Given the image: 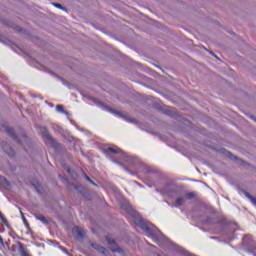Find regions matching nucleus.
<instances>
[{
    "instance_id": "0eeeda50",
    "label": "nucleus",
    "mask_w": 256,
    "mask_h": 256,
    "mask_svg": "<svg viewBox=\"0 0 256 256\" xmlns=\"http://www.w3.org/2000/svg\"><path fill=\"white\" fill-rule=\"evenodd\" d=\"M36 219L38 220V221H41L44 225H47V219L45 218V216L44 215H37L36 216Z\"/></svg>"
},
{
    "instance_id": "a878e982",
    "label": "nucleus",
    "mask_w": 256,
    "mask_h": 256,
    "mask_svg": "<svg viewBox=\"0 0 256 256\" xmlns=\"http://www.w3.org/2000/svg\"><path fill=\"white\" fill-rule=\"evenodd\" d=\"M44 130V132H46V129H43Z\"/></svg>"
},
{
    "instance_id": "f8f14e48",
    "label": "nucleus",
    "mask_w": 256,
    "mask_h": 256,
    "mask_svg": "<svg viewBox=\"0 0 256 256\" xmlns=\"http://www.w3.org/2000/svg\"><path fill=\"white\" fill-rule=\"evenodd\" d=\"M109 112L116 115V116H121L120 112H118L116 110L109 109Z\"/></svg>"
},
{
    "instance_id": "9b49d317",
    "label": "nucleus",
    "mask_w": 256,
    "mask_h": 256,
    "mask_svg": "<svg viewBox=\"0 0 256 256\" xmlns=\"http://www.w3.org/2000/svg\"><path fill=\"white\" fill-rule=\"evenodd\" d=\"M8 148H9V146H8V145L2 146V149H4V151H5L6 153H8V154H9V156H13V155H14V153H13V152H8Z\"/></svg>"
},
{
    "instance_id": "20e7f679",
    "label": "nucleus",
    "mask_w": 256,
    "mask_h": 256,
    "mask_svg": "<svg viewBox=\"0 0 256 256\" xmlns=\"http://www.w3.org/2000/svg\"><path fill=\"white\" fill-rule=\"evenodd\" d=\"M18 250H19L20 256H30L25 246L21 242L18 243Z\"/></svg>"
},
{
    "instance_id": "dca6fc26",
    "label": "nucleus",
    "mask_w": 256,
    "mask_h": 256,
    "mask_svg": "<svg viewBox=\"0 0 256 256\" xmlns=\"http://www.w3.org/2000/svg\"><path fill=\"white\" fill-rule=\"evenodd\" d=\"M0 219H1L2 223H4L5 225H7V222H8V221H7V218L1 217Z\"/></svg>"
},
{
    "instance_id": "aec40b11",
    "label": "nucleus",
    "mask_w": 256,
    "mask_h": 256,
    "mask_svg": "<svg viewBox=\"0 0 256 256\" xmlns=\"http://www.w3.org/2000/svg\"><path fill=\"white\" fill-rule=\"evenodd\" d=\"M98 105L102 106L104 108V110H107V107L102 105V103H98Z\"/></svg>"
},
{
    "instance_id": "4468645a",
    "label": "nucleus",
    "mask_w": 256,
    "mask_h": 256,
    "mask_svg": "<svg viewBox=\"0 0 256 256\" xmlns=\"http://www.w3.org/2000/svg\"><path fill=\"white\" fill-rule=\"evenodd\" d=\"M107 242L109 245H115V240H112L111 238H107Z\"/></svg>"
},
{
    "instance_id": "6ab92c4d",
    "label": "nucleus",
    "mask_w": 256,
    "mask_h": 256,
    "mask_svg": "<svg viewBox=\"0 0 256 256\" xmlns=\"http://www.w3.org/2000/svg\"><path fill=\"white\" fill-rule=\"evenodd\" d=\"M85 178H86V180H88V181H89L90 183H92L93 185H96V184L93 183V181L91 180V178H89L88 176H86Z\"/></svg>"
},
{
    "instance_id": "bb28decb",
    "label": "nucleus",
    "mask_w": 256,
    "mask_h": 256,
    "mask_svg": "<svg viewBox=\"0 0 256 256\" xmlns=\"http://www.w3.org/2000/svg\"><path fill=\"white\" fill-rule=\"evenodd\" d=\"M159 245H160V246H162V244H161V243H159Z\"/></svg>"
},
{
    "instance_id": "ddd939ff",
    "label": "nucleus",
    "mask_w": 256,
    "mask_h": 256,
    "mask_svg": "<svg viewBox=\"0 0 256 256\" xmlns=\"http://www.w3.org/2000/svg\"><path fill=\"white\" fill-rule=\"evenodd\" d=\"M46 139L50 141V143H54V139L48 134H46Z\"/></svg>"
},
{
    "instance_id": "f03ea898",
    "label": "nucleus",
    "mask_w": 256,
    "mask_h": 256,
    "mask_svg": "<svg viewBox=\"0 0 256 256\" xmlns=\"http://www.w3.org/2000/svg\"><path fill=\"white\" fill-rule=\"evenodd\" d=\"M72 234L76 237V239H83L85 232L79 227H74V229H72Z\"/></svg>"
},
{
    "instance_id": "1a4fd4ad",
    "label": "nucleus",
    "mask_w": 256,
    "mask_h": 256,
    "mask_svg": "<svg viewBox=\"0 0 256 256\" xmlns=\"http://www.w3.org/2000/svg\"><path fill=\"white\" fill-rule=\"evenodd\" d=\"M56 111H57L58 113H65V114L68 113V112H66V111L64 110V107H63L62 105H57V106H56Z\"/></svg>"
},
{
    "instance_id": "393cba45",
    "label": "nucleus",
    "mask_w": 256,
    "mask_h": 256,
    "mask_svg": "<svg viewBox=\"0 0 256 256\" xmlns=\"http://www.w3.org/2000/svg\"><path fill=\"white\" fill-rule=\"evenodd\" d=\"M112 251H113V252H117V250H115V249H113Z\"/></svg>"
},
{
    "instance_id": "f3484780",
    "label": "nucleus",
    "mask_w": 256,
    "mask_h": 256,
    "mask_svg": "<svg viewBox=\"0 0 256 256\" xmlns=\"http://www.w3.org/2000/svg\"><path fill=\"white\" fill-rule=\"evenodd\" d=\"M0 247H4V241H3L2 236H0Z\"/></svg>"
},
{
    "instance_id": "a211bd4d",
    "label": "nucleus",
    "mask_w": 256,
    "mask_h": 256,
    "mask_svg": "<svg viewBox=\"0 0 256 256\" xmlns=\"http://www.w3.org/2000/svg\"><path fill=\"white\" fill-rule=\"evenodd\" d=\"M20 214H22V220L24 221L25 225H27V220H26L25 216L23 215L22 212H20Z\"/></svg>"
},
{
    "instance_id": "f257e3e1",
    "label": "nucleus",
    "mask_w": 256,
    "mask_h": 256,
    "mask_svg": "<svg viewBox=\"0 0 256 256\" xmlns=\"http://www.w3.org/2000/svg\"><path fill=\"white\" fill-rule=\"evenodd\" d=\"M133 222L136 224L138 228H141L142 231L146 233L147 236L154 238L157 232H155V229H152L149 227L147 223H145L143 220L139 218H135Z\"/></svg>"
},
{
    "instance_id": "4be33fe9",
    "label": "nucleus",
    "mask_w": 256,
    "mask_h": 256,
    "mask_svg": "<svg viewBox=\"0 0 256 256\" xmlns=\"http://www.w3.org/2000/svg\"><path fill=\"white\" fill-rule=\"evenodd\" d=\"M62 251H64L65 254H68V251L66 249H62Z\"/></svg>"
},
{
    "instance_id": "5701e85b",
    "label": "nucleus",
    "mask_w": 256,
    "mask_h": 256,
    "mask_svg": "<svg viewBox=\"0 0 256 256\" xmlns=\"http://www.w3.org/2000/svg\"><path fill=\"white\" fill-rule=\"evenodd\" d=\"M193 197V195L192 194H188V198H192Z\"/></svg>"
},
{
    "instance_id": "423d86ee",
    "label": "nucleus",
    "mask_w": 256,
    "mask_h": 256,
    "mask_svg": "<svg viewBox=\"0 0 256 256\" xmlns=\"http://www.w3.org/2000/svg\"><path fill=\"white\" fill-rule=\"evenodd\" d=\"M186 202V198L185 197H178L177 200H175L174 206L175 207H180L183 206Z\"/></svg>"
},
{
    "instance_id": "b1692460",
    "label": "nucleus",
    "mask_w": 256,
    "mask_h": 256,
    "mask_svg": "<svg viewBox=\"0 0 256 256\" xmlns=\"http://www.w3.org/2000/svg\"><path fill=\"white\" fill-rule=\"evenodd\" d=\"M132 216L135 217V213L134 212H132Z\"/></svg>"
},
{
    "instance_id": "39448f33",
    "label": "nucleus",
    "mask_w": 256,
    "mask_h": 256,
    "mask_svg": "<svg viewBox=\"0 0 256 256\" xmlns=\"http://www.w3.org/2000/svg\"><path fill=\"white\" fill-rule=\"evenodd\" d=\"M92 247L94 248V250H97L100 254H104V255L107 254L106 248H103L99 244H92Z\"/></svg>"
},
{
    "instance_id": "6e6552de",
    "label": "nucleus",
    "mask_w": 256,
    "mask_h": 256,
    "mask_svg": "<svg viewBox=\"0 0 256 256\" xmlns=\"http://www.w3.org/2000/svg\"><path fill=\"white\" fill-rule=\"evenodd\" d=\"M246 197H248V199L250 200V202H252V204L256 207V199L253 198L251 195H249L248 192H245Z\"/></svg>"
},
{
    "instance_id": "412c9836",
    "label": "nucleus",
    "mask_w": 256,
    "mask_h": 256,
    "mask_svg": "<svg viewBox=\"0 0 256 256\" xmlns=\"http://www.w3.org/2000/svg\"><path fill=\"white\" fill-rule=\"evenodd\" d=\"M161 239H163L165 242H168V239L164 236H161Z\"/></svg>"
},
{
    "instance_id": "2eb2a0df",
    "label": "nucleus",
    "mask_w": 256,
    "mask_h": 256,
    "mask_svg": "<svg viewBox=\"0 0 256 256\" xmlns=\"http://www.w3.org/2000/svg\"><path fill=\"white\" fill-rule=\"evenodd\" d=\"M53 6H55L56 8H58L60 10H65V8L63 6H61V4H53Z\"/></svg>"
},
{
    "instance_id": "7ed1b4c3",
    "label": "nucleus",
    "mask_w": 256,
    "mask_h": 256,
    "mask_svg": "<svg viewBox=\"0 0 256 256\" xmlns=\"http://www.w3.org/2000/svg\"><path fill=\"white\" fill-rule=\"evenodd\" d=\"M104 154H107V155H110V154L124 155V153L121 151L120 148H106V149H104Z\"/></svg>"
},
{
    "instance_id": "9d476101",
    "label": "nucleus",
    "mask_w": 256,
    "mask_h": 256,
    "mask_svg": "<svg viewBox=\"0 0 256 256\" xmlns=\"http://www.w3.org/2000/svg\"><path fill=\"white\" fill-rule=\"evenodd\" d=\"M6 132H8V134H9L11 137H15L14 131H13L12 128L6 127Z\"/></svg>"
}]
</instances>
